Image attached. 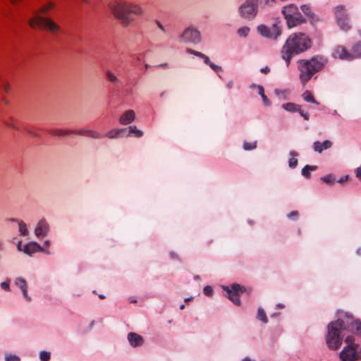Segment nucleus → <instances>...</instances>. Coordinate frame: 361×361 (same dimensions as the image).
<instances>
[{
  "instance_id": "37998d69",
  "label": "nucleus",
  "mask_w": 361,
  "mask_h": 361,
  "mask_svg": "<svg viewBox=\"0 0 361 361\" xmlns=\"http://www.w3.org/2000/svg\"><path fill=\"white\" fill-rule=\"evenodd\" d=\"M237 33L240 37H245L248 34V28L247 27L239 28Z\"/></svg>"
},
{
  "instance_id": "4d7b16f0",
  "label": "nucleus",
  "mask_w": 361,
  "mask_h": 361,
  "mask_svg": "<svg viewBox=\"0 0 361 361\" xmlns=\"http://www.w3.org/2000/svg\"><path fill=\"white\" fill-rule=\"evenodd\" d=\"M348 179V176H343L342 178H341L338 180V183H343L345 181H347Z\"/></svg>"
},
{
  "instance_id": "bf43d9fd",
  "label": "nucleus",
  "mask_w": 361,
  "mask_h": 361,
  "mask_svg": "<svg viewBox=\"0 0 361 361\" xmlns=\"http://www.w3.org/2000/svg\"><path fill=\"white\" fill-rule=\"evenodd\" d=\"M257 147V142H252L250 143V150L251 149H254Z\"/></svg>"
},
{
  "instance_id": "c85d7f7f",
  "label": "nucleus",
  "mask_w": 361,
  "mask_h": 361,
  "mask_svg": "<svg viewBox=\"0 0 361 361\" xmlns=\"http://www.w3.org/2000/svg\"><path fill=\"white\" fill-rule=\"evenodd\" d=\"M300 106L297 105L294 103L288 102L283 104L282 105V108L284 109L287 111L290 112H295L300 111Z\"/></svg>"
},
{
  "instance_id": "a18cd8bd",
  "label": "nucleus",
  "mask_w": 361,
  "mask_h": 361,
  "mask_svg": "<svg viewBox=\"0 0 361 361\" xmlns=\"http://www.w3.org/2000/svg\"><path fill=\"white\" fill-rule=\"evenodd\" d=\"M1 288L4 290L5 291H10V279H8L6 281H3L0 283Z\"/></svg>"
},
{
  "instance_id": "ddd939ff",
  "label": "nucleus",
  "mask_w": 361,
  "mask_h": 361,
  "mask_svg": "<svg viewBox=\"0 0 361 361\" xmlns=\"http://www.w3.org/2000/svg\"><path fill=\"white\" fill-rule=\"evenodd\" d=\"M187 52L190 54H193L197 57L202 59L204 61V63L205 64H207V66H209L214 72L219 73V72L222 71V68L218 65H216L212 61H211L209 56H207L204 54L197 51H195V50H193L192 49H188Z\"/></svg>"
},
{
  "instance_id": "393cba45",
  "label": "nucleus",
  "mask_w": 361,
  "mask_h": 361,
  "mask_svg": "<svg viewBox=\"0 0 361 361\" xmlns=\"http://www.w3.org/2000/svg\"><path fill=\"white\" fill-rule=\"evenodd\" d=\"M14 285L18 287L20 290H23L28 286L26 280L22 276H18L15 279Z\"/></svg>"
},
{
  "instance_id": "13d9d810",
  "label": "nucleus",
  "mask_w": 361,
  "mask_h": 361,
  "mask_svg": "<svg viewBox=\"0 0 361 361\" xmlns=\"http://www.w3.org/2000/svg\"><path fill=\"white\" fill-rule=\"evenodd\" d=\"M10 85L8 84V83H6L4 85V90L5 92L8 93L10 90Z\"/></svg>"
},
{
  "instance_id": "f704fd0d",
  "label": "nucleus",
  "mask_w": 361,
  "mask_h": 361,
  "mask_svg": "<svg viewBox=\"0 0 361 361\" xmlns=\"http://www.w3.org/2000/svg\"><path fill=\"white\" fill-rule=\"evenodd\" d=\"M302 98L305 101L307 102L318 104L317 101L314 99V97L312 95L311 92L308 90H306L302 94Z\"/></svg>"
},
{
  "instance_id": "a878e982",
  "label": "nucleus",
  "mask_w": 361,
  "mask_h": 361,
  "mask_svg": "<svg viewBox=\"0 0 361 361\" xmlns=\"http://www.w3.org/2000/svg\"><path fill=\"white\" fill-rule=\"evenodd\" d=\"M133 135L136 137H141L143 135V132L139 130L135 126H130L128 128V133L126 136Z\"/></svg>"
},
{
  "instance_id": "7c9ffc66",
  "label": "nucleus",
  "mask_w": 361,
  "mask_h": 361,
  "mask_svg": "<svg viewBox=\"0 0 361 361\" xmlns=\"http://www.w3.org/2000/svg\"><path fill=\"white\" fill-rule=\"evenodd\" d=\"M4 124L6 126H7L8 128H9L11 129L19 130V128L18 127V121L13 118H10L4 121Z\"/></svg>"
},
{
  "instance_id": "8fccbe9b",
  "label": "nucleus",
  "mask_w": 361,
  "mask_h": 361,
  "mask_svg": "<svg viewBox=\"0 0 361 361\" xmlns=\"http://www.w3.org/2000/svg\"><path fill=\"white\" fill-rule=\"evenodd\" d=\"M298 112L300 113V114L304 118L305 120L308 121L309 120V114L308 113L304 112L300 108V111Z\"/></svg>"
},
{
  "instance_id": "f3484780",
  "label": "nucleus",
  "mask_w": 361,
  "mask_h": 361,
  "mask_svg": "<svg viewBox=\"0 0 361 361\" xmlns=\"http://www.w3.org/2000/svg\"><path fill=\"white\" fill-rule=\"evenodd\" d=\"M135 118V114L133 110L126 111L120 117L119 122L122 125H128L132 123Z\"/></svg>"
},
{
  "instance_id": "7ed1b4c3",
  "label": "nucleus",
  "mask_w": 361,
  "mask_h": 361,
  "mask_svg": "<svg viewBox=\"0 0 361 361\" xmlns=\"http://www.w3.org/2000/svg\"><path fill=\"white\" fill-rule=\"evenodd\" d=\"M338 315L339 317L336 320L331 322L327 326L326 343L329 348L332 350H336L341 346L343 340L341 332L348 330L343 314Z\"/></svg>"
},
{
  "instance_id": "5701e85b",
  "label": "nucleus",
  "mask_w": 361,
  "mask_h": 361,
  "mask_svg": "<svg viewBox=\"0 0 361 361\" xmlns=\"http://www.w3.org/2000/svg\"><path fill=\"white\" fill-rule=\"evenodd\" d=\"M300 9L308 18L314 19L315 14L310 4H302L300 6Z\"/></svg>"
},
{
  "instance_id": "1a4fd4ad",
  "label": "nucleus",
  "mask_w": 361,
  "mask_h": 361,
  "mask_svg": "<svg viewBox=\"0 0 361 361\" xmlns=\"http://www.w3.org/2000/svg\"><path fill=\"white\" fill-rule=\"evenodd\" d=\"M345 342L347 345L344 346L339 353V357L343 361H355L354 353L355 348L358 347L357 343H355V338L353 336H348L345 338Z\"/></svg>"
},
{
  "instance_id": "5fc2aeb1",
  "label": "nucleus",
  "mask_w": 361,
  "mask_h": 361,
  "mask_svg": "<svg viewBox=\"0 0 361 361\" xmlns=\"http://www.w3.org/2000/svg\"><path fill=\"white\" fill-rule=\"evenodd\" d=\"M298 212H295V211L290 212V213L288 215V218L298 217Z\"/></svg>"
},
{
  "instance_id": "72a5a7b5",
  "label": "nucleus",
  "mask_w": 361,
  "mask_h": 361,
  "mask_svg": "<svg viewBox=\"0 0 361 361\" xmlns=\"http://www.w3.org/2000/svg\"><path fill=\"white\" fill-rule=\"evenodd\" d=\"M39 359L40 361H49L51 359V353L47 350L39 351Z\"/></svg>"
},
{
  "instance_id": "a19ab883",
  "label": "nucleus",
  "mask_w": 361,
  "mask_h": 361,
  "mask_svg": "<svg viewBox=\"0 0 361 361\" xmlns=\"http://www.w3.org/2000/svg\"><path fill=\"white\" fill-rule=\"evenodd\" d=\"M55 5L52 2H49L47 5L42 6L40 10L39 13L42 14H46L50 9L54 8Z\"/></svg>"
},
{
  "instance_id": "49530a36",
  "label": "nucleus",
  "mask_w": 361,
  "mask_h": 361,
  "mask_svg": "<svg viewBox=\"0 0 361 361\" xmlns=\"http://www.w3.org/2000/svg\"><path fill=\"white\" fill-rule=\"evenodd\" d=\"M170 258L173 261H180V258L178 254L175 251H170L169 253Z\"/></svg>"
},
{
  "instance_id": "c9c22d12",
  "label": "nucleus",
  "mask_w": 361,
  "mask_h": 361,
  "mask_svg": "<svg viewBox=\"0 0 361 361\" xmlns=\"http://www.w3.org/2000/svg\"><path fill=\"white\" fill-rule=\"evenodd\" d=\"M353 54L354 58H361V44L357 43L353 47Z\"/></svg>"
},
{
  "instance_id": "9d476101",
  "label": "nucleus",
  "mask_w": 361,
  "mask_h": 361,
  "mask_svg": "<svg viewBox=\"0 0 361 361\" xmlns=\"http://www.w3.org/2000/svg\"><path fill=\"white\" fill-rule=\"evenodd\" d=\"M257 32L263 37L276 39L281 34V27L278 23H274L271 27L260 25L257 27Z\"/></svg>"
},
{
  "instance_id": "680f3d73",
  "label": "nucleus",
  "mask_w": 361,
  "mask_h": 361,
  "mask_svg": "<svg viewBox=\"0 0 361 361\" xmlns=\"http://www.w3.org/2000/svg\"><path fill=\"white\" fill-rule=\"evenodd\" d=\"M233 81H229V82H227V84H226V87H227L228 89H231V88L233 87Z\"/></svg>"
},
{
  "instance_id": "6e6552de",
  "label": "nucleus",
  "mask_w": 361,
  "mask_h": 361,
  "mask_svg": "<svg viewBox=\"0 0 361 361\" xmlns=\"http://www.w3.org/2000/svg\"><path fill=\"white\" fill-rule=\"evenodd\" d=\"M179 39L183 42L197 44L202 42V35L197 27L194 25H190L184 30L179 36Z\"/></svg>"
},
{
  "instance_id": "6e6d98bb",
  "label": "nucleus",
  "mask_w": 361,
  "mask_h": 361,
  "mask_svg": "<svg viewBox=\"0 0 361 361\" xmlns=\"http://www.w3.org/2000/svg\"><path fill=\"white\" fill-rule=\"evenodd\" d=\"M264 4L267 6H270L274 4L276 2V0H264Z\"/></svg>"
},
{
  "instance_id": "864d4df0",
  "label": "nucleus",
  "mask_w": 361,
  "mask_h": 361,
  "mask_svg": "<svg viewBox=\"0 0 361 361\" xmlns=\"http://www.w3.org/2000/svg\"><path fill=\"white\" fill-rule=\"evenodd\" d=\"M355 173H356L357 178H358L360 179V180L361 181V166L358 167L356 169Z\"/></svg>"
},
{
  "instance_id": "79ce46f5",
  "label": "nucleus",
  "mask_w": 361,
  "mask_h": 361,
  "mask_svg": "<svg viewBox=\"0 0 361 361\" xmlns=\"http://www.w3.org/2000/svg\"><path fill=\"white\" fill-rule=\"evenodd\" d=\"M203 293L208 297H212L214 293L213 288L209 285L205 286L203 288Z\"/></svg>"
},
{
  "instance_id": "0e129e2a",
  "label": "nucleus",
  "mask_w": 361,
  "mask_h": 361,
  "mask_svg": "<svg viewBox=\"0 0 361 361\" xmlns=\"http://www.w3.org/2000/svg\"><path fill=\"white\" fill-rule=\"evenodd\" d=\"M243 149L245 150H248V142L245 141L243 143Z\"/></svg>"
},
{
  "instance_id": "20e7f679",
  "label": "nucleus",
  "mask_w": 361,
  "mask_h": 361,
  "mask_svg": "<svg viewBox=\"0 0 361 361\" xmlns=\"http://www.w3.org/2000/svg\"><path fill=\"white\" fill-rule=\"evenodd\" d=\"M326 63V59L319 56H314L310 60H300L298 68L302 85H305L315 73L322 70Z\"/></svg>"
},
{
  "instance_id": "412c9836",
  "label": "nucleus",
  "mask_w": 361,
  "mask_h": 361,
  "mask_svg": "<svg viewBox=\"0 0 361 361\" xmlns=\"http://www.w3.org/2000/svg\"><path fill=\"white\" fill-rule=\"evenodd\" d=\"M126 128L112 129L106 133V136L111 139L123 137L126 135Z\"/></svg>"
},
{
  "instance_id": "4468645a",
  "label": "nucleus",
  "mask_w": 361,
  "mask_h": 361,
  "mask_svg": "<svg viewBox=\"0 0 361 361\" xmlns=\"http://www.w3.org/2000/svg\"><path fill=\"white\" fill-rule=\"evenodd\" d=\"M22 252L30 256L37 252H44L46 254H49V251L48 250H45L36 242H30L24 245L22 249Z\"/></svg>"
},
{
  "instance_id": "58836bf2",
  "label": "nucleus",
  "mask_w": 361,
  "mask_h": 361,
  "mask_svg": "<svg viewBox=\"0 0 361 361\" xmlns=\"http://www.w3.org/2000/svg\"><path fill=\"white\" fill-rule=\"evenodd\" d=\"M107 80L112 83H117L118 82V78L110 71L106 72Z\"/></svg>"
},
{
  "instance_id": "e433bc0d",
  "label": "nucleus",
  "mask_w": 361,
  "mask_h": 361,
  "mask_svg": "<svg viewBox=\"0 0 361 361\" xmlns=\"http://www.w3.org/2000/svg\"><path fill=\"white\" fill-rule=\"evenodd\" d=\"M4 361H21L19 355L12 353H6L4 355Z\"/></svg>"
},
{
  "instance_id": "4be33fe9",
  "label": "nucleus",
  "mask_w": 361,
  "mask_h": 361,
  "mask_svg": "<svg viewBox=\"0 0 361 361\" xmlns=\"http://www.w3.org/2000/svg\"><path fill=\"white\" fill-rule=\"evenodd\" d=\"M259 0H250V18H254L258 13Z\"/></svg>"
},
{
  "instance_id": "6ab92c4d",
  "label": "nucleus",
  "mask_w": 361,
  "mask_h": 361,
  "mask_svg": "<svg viewBox=\"0 0 361 361\" xmlns=\"http://www.w3.org/2000/svg\"><path fill=\"white\" fill-rule=\"evenodd\" d=\"M332 146V142L330 140H325L323 142L316 141L313 143V149L315 152L322 153L324 149H328Z\"/></svg>"
},
{
  "instance_id": "338daca9",
  "label": "nucleus",
  "mask_w": 361,
  "mask_h": 361,
  "mask_svg": "<svg viewBox=\"0 0 361 361\" xmlns=\"http://www.w3.org/2000/svg\"><path fill=\"white\" fill-rule=\"evenodd\" d=\"M193 279H194V280H195V281H200V280H201V277H200V276H199V275H195V276H194Z\"/></svg>"
},
{
  "instance_id": "3c124183",
  "label": "nucleus",
  "mask_w": 361,
  "mask_h": 361,
  "mask_svg": "<svg viewBox=\"0 0 361 361\" xmlns=\"http://www.w3.org/2000/svg\"><path fill=\"white\" fill-rule=\"evenodd\" d=\"M156 24L158 26V27L161 30L162 32L166 33V30L164 25L159 21L157 20Z\"/></svg>"
},
{
  "instance_id": "dca6fc26",
  "label": "nucleus",
  "mask_w": 361,
  "mask_h": 361,
  "mask_svg": "<svg viewBox=\"0 0 361 361\" xmlns=\"http://www.w3.org/2000/svg\"><path fill=\"white\" fill-rule=\"evenodd\" d=\"M332 56L335 59H340L343 60L351 61L353 59V54L347 51V50L341 46H338L334 49Z\"/></svg>"
},
{
  "instance_id": "c756f323",
  "label": "nucleus",
  "mask_w": 361,
  "mask_h": 361,
  "mask_svg": "<svg viewBox=\"0 0 361 361\" xmlns=\"http://www.w3.org/2000/svg\"><path fill=\"white\" fill-rule=\"evenodd\" d=\"M257 319L261 321L263 324L268 322V318L264 310L262 307H259L257 310Z\"/></svg>"
},
{
  "instance_id": "c03bdc74",
  "label": "nucleus",
  "mask_w": 361,
  "mask_h": 361,
  "mask_svg": "<svg viewBox=\"0 0 361 361\" xmlns=\"http://www.w3.org/2000/svg\"><path fill=\"white\" fill-rule=\"evenodd\" d=\"M322 180L326 183H332L335 181V178L333 175L329 174L321 178Z\"/></svg>"
},
{
  "instance_id": "423d86ee",
  "label": "nucleus",
  "mask_w": 361,
  "mask_h": 361,
  "mask_svg": "<svg viewBox=\"0 0 361 361\" xmlns=\"http://www.w3.org/2000/svg\"><path fill=\"white\" fill-rule=\"evenodd\" d=\"M29 25L32 28L37 27L42 28L51 33H56L60 30V27L53 20L45 18L37 14L34 18L28 21Z\"/></svg>"
},
{
  "instance_id": "473e14b6",
  "label": "nucleus",
  "mask_w": 361,
  "mask_h": 361,
  "mask_svg": "<svg viewBox=\"0 0 361 361\" xmlns=\"http://www.w3.org/2000/svg\"><path fill=\"white\" fill-rule=\"evenodd\" d=\"M317 169L316 166H310L306 165L302 169V174L305 178H310V171H315Z\"/></svg>"
},
{
  "instance_id": "b1692460",
  "label": "nucleus",
  "mask_w": 361,
  "mask_h": 361,
  "mask_svg": "<svg viewBox=\"0 0 361 361\" xmlns=\"http://www.w3.org/2000/svg\"><path fill=\"white\" fill-rule=\"evenodd\" d=\"M34 232L38 239H42L49 233V227H35Z\"/></svg>"
},
{
  "instance_id": "09e8293b",
  "label": "nucleus",
  "mask_w": 361,
  "mask_h": 361,
  "mask_svg": "<svg viewBox=\"0 0 361 361\" xmlns=\"http://www.w3.org/2000/svg\"><path fill=\"white\" fill-rule=\"evenodd\" d=\"M20 228V233L22 235H27L28 234V231L27 227H19Z\"/></svg>"
},
{
  "instance_id": "0eeeda50",
  "label": "nucleus",
  "mask_w": 361,
  "mask_h": 361,
  "mask_svg": "<svg viewBox=\"0 0 361 361\" xmlns=\"http://www.w3.org/2000/svg\"><path fill=\"white\" fill-rule=\"evenodd\" d=\"M221 289L226 292L225 296L233 304L240 305V295L246 291V288L238 283H233L230 286L221 285Z\"/></svg>"
},
{
  "instance_id": "39448f33",
  "label": "nucleus",
  "mask_w": 361,
  "mask_h": 361,
  "mask_svg": "<svg viewBox=\"0 0 361 361\" xmlns=\"http://www.w3.org/2000/svg\"><path fill=\"white\" fill-rule=\"evenodd\" d=\"M282 13L290 28L306 22L305 18L299 12L298 6L295 4H290L285 6L282 9Z\"/></svg>"
},
{
  "instance_id": "ea45409f",
  "label": "nucleus",
  "mask_w": 361,
  "mask_h": 361,
  "mask_svg": "<svg viewBox=\"0 0 361 361\" xmlns=\"http://www.w3.org/2000/svg\"><path fill=\"white\" fill-rule=\"evenodd\" d=\"M22 297L23 300L27 302H30L32 301V297L28 294V287L24 288L23 290H20Z\"/></svg>"
},
{
  "instance_id": "2f4dec72",
  "label": "nucleus",
  "mask_w": 361,
  "mask_h": 361,
  "mask_svg": "<svg viewBox=\"0 0 361 361\" xmlns=\"http://www.w3.org/2000/svg\"><path fill=\"white\" fill-rule=\"evenodd\" d=\"M239 13L242 18H246L248 16V1H246L239 8Z\"/></svg>"
},
{
  "instance_id": "aec40b11",
  "label": "nucleus",
  "mask_w": 361,
  "mask_h": 361,
  "mask_svg": "<svg viewBox=\"0 0 361 361\" xmlns=\"http://www.w3.org/2000/svg\"><path fill=\"white\" fill-rule=\"evenodd\" d=\"M74 133H76V134H78V135H80L88 136V137H90L94 138V139H100V138H102L103 137L102 135V134H100L99 133H98L97 131H94V130H86V129H81V130H75Z\"/></svg>"
},
{
  "instance_id": "4c0bfd02",
  "label": "nucleus",
  "mask_w": 361,
  "mask_h": 361,
  "mask_svg": "<svg viewBox=\"0 0 361 361\" xmlns=\"http://www.w3.org/2000/svg\"><path fill=\"white\" fill-rule=\"evenodd\" d=\"M7 224H16L17 226H26V224L19 219L11 218L6 221Z\"/></svg>"
},
{
  "instance_id": "2eb2a0df",
  "label": "nucleus",
  "mask_w": 361,
  "mask_h": 361,
  "mask_svg": "<svg viewBox=\"0 0 361 361\" xmlns=\"http://www.w3.org/2000/svg\"><path fill=\"white\" fill-rule=\"evenodd\" d=\"M127 340L129 343V345L134 348H140L145 343L144 338L135 332H130L127 335Z\"/></svg>"
},
{
  "instance_id": "f257e3e1",
  "label": "nucleus",
  "mask_w": 361,
  "mask_h": 361,
  "mask_svg": "<svg viewBox=\"0 0 361 361\" xmlns=\"http://www.w3.org/2000/svg\"><path fill=\"white\" fill-rule=\"evenodd\" d=\"M109 8L123 27L130 26L134 21L133 16H142L144 10L139 4L125 1H116L110 4Z\"/></svg>"
},
{
  "instance_id": "a211bd4d",
  "label": "nucleus",
  "mask_w": 361,
  "mask_h": 361,
  "mask_svg": "<svg viewBox=\"0 0 361 361\" xmlns=\"http://www.w3.org/2000/svg\"><path fill=\"white\" fill-rule=\"evenodd\" d=\"M250 88L252 90V91L256 92L257 94H259L263 101V103L265 106H269L271 105V102L267 98V97L264 94V87L261 85H252L250 86Z\"/></svg>"
},
{
  "instance_id": "69168bd1",
  "label": "nucleus",
  "mask_w": 361,
  "mask_h": 361,
  "mask_svg": "<svg viewBox=\"0 0 361 361\" xmlns=\"http://www.w3.org/2000/svg\"><path fill=\"white\" fill-rule=\"evenodd\" d=\"M94 324H95V322L94 320L90 322V325H89V327L90 329H92L93 328V326H94Z\"/></svg>"
},
{
  "instance_id": "9b49d317",
  "label": "nucleus",
  "mask_w": 361,
  "mask_h": 361,
  "mask_svg": "<svg viewBox=\"0 0 361 361\" xmlns=\"http://www.w3.org/2000/svg\"><path fill=\"white\" fill-rule=\"evenodd\" d=\"M337 23L342 30L347 31L350 28L345 8L343 6H337L334 8Z\"/></svg>"
},
{
  "instance_id": "f8f14e48",
  "label": "nucleus",
  "mask_w": 361,
  "mask_h": 361,
  "mask_svg": "<svg viewBox=\"0 0 361 361\" xmlns=\"http://www.w3.org/2000/svg\"><path fill=\"white\" fill-rule=\"evenodd\" d=\"M343 314L348 330L350 329V328H351L352 330L355 329L357 334L361 336V321L360 319H355L352 314L348 312H343L341 310H338L337 314Z\"/></svg>"
},
{
  "instance_id": "de8ad7c7",
  "label": "nucleus",
  "mask_w": 361,
  "mask_h": 361,
  "mask_svg": "<svg viewBox=\"0 0 361 361\" xmlns=\"http://www.w3.org/2000/svg\"><path fill=\"white\" fill-rule=\"evenodd\" d=\"M353 353L355 361L361 360V348L358 349V347H356L355 348V352H353Z\"/></svg>"
},
{
  "instance_id": "603ef678",
  "label": "nucleus",
  "mask_w": 361,
  "mask_h": 361,
  "mask_svg": "<svg viewBox=\"0 0 361 361\" xmlns=\"http://www.w3.org/2000/svg\"><path fill=\"white\" fill-rule=\"evenodd\" d=\"M47 224V221L44 218L41 219L37 226H46Z\"/></svg>"
},
{
  "instance_id": "f03ea898",
  "label": "nucleus",
  "mask_w": 361,
  "mask_h": 361,
  "mask_svg": "<svg viewBox=\"0 0 361 361\" xmlns=\"http://www.w3.org/2000/svg\"><path fill=\"white\" fill-rule=\"evenodd\" d=\"M311 46L312 41L306 34L297 32L290 35L286 39L281 51L282 58L286 61V66H289L294 55L307 51Z\"/></svg>"
},
{
  "instance_id": "cd10ccee",
  "label": "nucleus",
  "mask_w": 361,
  "mask_h": 361,
  "mask_svg": "<svg viewBox=\"0 0 361 361\" xmlns=\"http://www.w3.org/2000/svg\"><path fill=\"white\" fill-rule=\"evenodd\" d=\"M75 133V130H65L61 129H54L51 130L49 133L54 136H65L67 135L73 134Z\"/></svg>"
},
{
  "instance_id": "e2e57ef3",
  "label": "nucleus",
  "mask_w": 361,
  "mask_h": 361,
  "mask_svg": "<svg viewBox=\"0 0 361 361\" xmlns=\"http://www.w3.org/2000/svg\"><path fill=\"white\" fill-rule=\"evenodd\" d=\"M50 245V240H45L44 242V245L46 247H48Z\"/></svg>"
},
{
  "instance_id": "774afa93",
  "label": "nucleus",
  "mask_w": 361,
  "mask_h": 361,
  "mask_svg": "<svg viewBox=\"0 0 361 361\" xmlns=\"http://www.w3.org/2000/svg\"><path fill=\"white\" fill-rule=\"evenodd\" d=\"M356 252L358 255L361 256V247L357 250Z\"/></svg>"
},
{
  "instance_id": "052dcab7",
  "label": "nucleus",
  "mask_w": 361,
  "mask_h": 361,
  "mask_svg": "<svg viewBox=\"0 0 361 361\" xmlns=\"http://www.w3.org/2000/svg\"><path fill=\"white\" fill-rule=\"evenodd\" d=\"M23 247L22 246V242L21 241H18V244H17V248L19 251H22V249H23Z\"/></svg>"
},
{
  "instance_id": "bb28decb",
  "label": "nucleus",
  "mask_w": 361,
  "mask_h": 361,
  "mask_svg": "<svg viewBox=\"0 0 361 361\" xmlns=\"http://www.w3.org/2000/svg\"><path fill=\"white\" fill-rule=\"evenodd\" d=\"M290 156L291 157L288 160V166L291 169H294L298 165V159L297 157L298 156V153L295 151H291L290 152Z\"/></svg>"
}]
</instances>
